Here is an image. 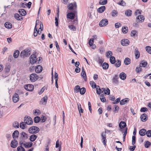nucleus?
<instances>
[{
    "instance_id": "nucleus-31",
    "label": "nucleus",
    "mask_w": 151,
    "mask_h": 151,
    "mask_svg": "<svg viewBox=\"0 0 151 151\" xmlns=\"http://www.w3.org/2000/svg\"><path fill=\"white\" fill-rule=\"evenodd\" d=\"M119 77L122 80H124L126 78V75L124 72L121 73L119 75Z\"/></svg>"
},
{
    "instance_id": "nucleus-19",
    "label": "nucleus",
    "mask_w": 151,
    "mask_h": 151,
    "mask_svg": "<svg viewBox=\"0 0 151 151\" xmlns=\"http://www.w3.org/2000/svg\"><path fill=\"white\" fill-rule=\"evenodd\" d=\"M18 142L17 140L15 139L13 140L11 142V146L12 148H15L16 147L17 145Z\"/></svg>"
},
{
    "instance_id": "nucleus-36",
    "label": "nucleus",
    "mask_w": 151,
    "mask_h": 151,
    "mask_svg": "<svg viewBox=\"0 0 151 151\" xmlns=\"http://www.w3.org/2000/svg\"><path fill=\"white\" fill-rule=\"evenodd\" d=\"M132 10H127L125 12V14L126 16L128 17L131 16L132 15Z\"/></svg>"
},
{
    "instance_id": "nucleus-30",
    "label": "nucleus",
    "mask_w": 151,
    "mask_h": 151,
    "mask_svg": "<svg viewBox=\"0 0 151 151\" xmlns=\"http://www.w3.org/2000/svg\"><path fill=\"white\" fill-rule=\"evenodd\" d=\"M146 130L145 129H142L139 131V133L141 136H143L145 135L146 134Z\"/></svg>"
},
{
    "instance_id": "nucleus-46",
    "label": "nucleus",
    "mask_w": 151,
    "mask_h": 151,
    "mask_svg": "<svg viewBox=\"0 0 151 151\" xmlns=\"http://www.w3.org/2000/svg\"><path fill=\"white\" fill-rule=\"evenodd\" d=\"M109 64L106 63H104L102 65V67L103 69H106L108 68L109 67Z\"/></svg>"
},
{
    "instance_id": "nucleus-42",
    "label": "nucleus",
    "mask_w": 151,
    "mask_h": 151,
    "mask_svg": "<svg viewBox=\"0 0 151 151\" xmlns=\"http://www.w3.org/2000/svg\"><path fill=\"white\" fill-rule=\"evenodd\" d=\"M41 119L40 117L38 116L35 117L34 119V121L36 123H38L40 120Z\"/></svg>"
},
{
    "instance_id": "nucleus-32",
    "label": "nucleus",
    "mask_w": 151,
    "mask_h": 151,
    "mask_svg": "<svg viewBox=\"0 0 151 151\" xmlns=\"http://www.w3.org/2000/svg\"><path fill=\"white\" fill-rule=\"evenodd\" d=\"M127 127H126L125 128V129L124 130H122V132H123V133L124 132V134L123 135V141H125V137H126V136L127 133Z\"/></svg>"
},
{
    "instance_id": "nucleus-7",
    "label": "nucleus",
    "mask_w": 151,
    "mask_h": 151,
    "mask_svg": "<svg viewBox=\"0 0 151 151\" xmlns=\"http://www.w3.org/2000/svg\"><path fill=\"white\" fill-rule=\"evenodd\" d=\"M38 78V75L35 73H32L30 76V80L31 82H35Z\"/></svg>"
},
{
    "instance_id": "nucleus-29",
    "label": "nucleus",
    "mask_w": 151,
    "mask_h": 151,
    "mask_svg": "<svg viewBox=\"0 0 151 151\" xmlns=\"http://www.w3.org/2000/svg\"><path fill=\"white\" fill-rule=\"evenodd\" d=\"M19 134V132L18 130L15 131L12 134V137L13 138H18Z\"/></svg>"
},
{
    "instance_id": "nucleus-34",
    "label": "nucleus",
    "mask_w": 151,
    "mask_h": 151,
    "mask_svg": "<svg viewBox=\"0 0 151 151\" xmlns=\"http://www.w3.org/2000/svg\"><path fill=\"white\" fill-rule=\"evenodd\" d=\"M147 64V62L144 60H143L141 61L139 65L140 67H145Z\"/></svg>"
},
{
    "instance_id": "nucleus-50",
    "label": "nucleus",
    "mask_w": 151,
    "mask_h": 151,
    "mask_svg": "<svg viewBox=\"0 0 151 151\" xmlns=\"http://www.w3.org/2000/svg\"><path fill=\"white\" fill-rule=\"evenodd\" d=\"M24 122H22L20 123V127L22 129H24L25 127V126H26V124L24 123Z\"/></svg>"
},
{
    "instance_id": "nucleus-8",
    "label": "nucleus",
    "mask_w": 151,
    "mask_h": 151,
    "mask_svg": "<svg viewBox=\"0 0 151 151\" xmlns=\"http://www.w3.org/2000/svg\"><path fill=\"white\" fill-rule=\"evenodd\" d=\"M119 76L118 75H115L113 77L112 79V83L114 84L117 85L119 83Z\"/></svg>"
},
{
    "instance_id": "nucleus-57",
    "label": "nucleus",
    "mask_w": 151,
    "mask_h": 151,
    "mask_svg": "<svg viewBox=\"0 0 151 151\" xmlns=\"http://www.w3.org/2000/svg\"><path fill=\"white\" fill-rule=\"evenodd\" d=\"M137 33V32L136 30H132L130 34L131 36V37H134L136 35V33Z\"/></svg>"
},
{
    "instance_id": "nucleus-6",
    "label": "nucleus",
    "mask_w": 151,
    "mask_h": 151,
    "mask_svg": "<svg viewBox=\"0 0 151 151\" xmlns=\"http://www.w3.org/2000/svg\"><path fill=\"white\" fill-rule=\"evenodd\" d=\"M106 132H103L101 134V135L102 137L101 140L102 142L103 143L104 145L105 146L106 145Z\"/></svg>"
},
{
    "instance_id": "nucleus-45",
    "label": "nucleus",
    "mask_w": 151,
    "mask_h": 151,
    "mask_svg": "<svg viewBox=\"0 0 151 151\" xmlns=\"http://www.w3.org/2000/svg\"><path fill=\"white\" fill-rule=\"evenodd\" d=\"M86 91L85 88L84 87H83L81 88H80L79 91L81 94L83 95L85 93Z\"/></svg>"
},
{
    "instance_id": "nucleus-59",
    "label": "nucleus",
    "mask_w": 151,
    "mask_h": 151,
    "mask_svg": "<svg viewBox=\"0 0 151 151\" xmlns=\"http://www.w3.org/2000/svg\"><path fill=\"white\" fill-rule=\"evenodd\" d=\"M41 122L43 123L45 122L47 119L46 117L42 115L41 117Z\"/></svg>"
},
{
    "instance_id": "nucleus-20",
    "label": "nucleus",
    "mask_w": 151,
    "mask_h": 151,
    "mask_svg": "<svg viewBox=\"0 0 151 151\" xmlns=\"http://www.w3.org/2000/svg\"><path fill=\"white\" fill-rule=\"evenodd\" d=\"M134 54L136 59H137L139 58L140 56V52L137 48H135V49Z\"/></svg>"
},
{
    "instance_id": "nucleus-64",
    "label": "nucleus",
    "mask_w": 151,
    "mask_h": 151,
    "mask_svg": "<svg viewBox=\"0 0 151 151\" xmlns=\"http://www.w3.org/2000/svg\"><path fill=\"white\" fill-rule=\"evenodd\" d=\"M118 4L119 5L122 6H124L125 5V3L124 1L122 0H121V1Z\"/></svg>"
},
{
    "instance_id": "nucleus-12",
    "label": "nucleus",
    "mask_w": 151,
    "mask_h": 151,
    "mask_svg": "<svg viewBox=\"0 0 151 151\" xmlns=\"http://www.w3.org/2000/svg\"><path fill=\"white\" fill-rule=\"evenodd\" d=\"M39 20H37L36 21V25L34 29V35L35 37H36L37 36L38 33L40 35L41 33V32H40V33H39V30L38 31L37 29L36 28L37 24V23H39Z\"/></svg>"
},
{
    "instance_id": "nucleus-15",
    "label": "nucleus",
    "mask_w": 151,
    "mask_h": 151,
    "mask_svg": "<svg viewBox=\"0 0 151 151\" xmlns=\"http://www.w3.org/2000/svg\"><path fill=\"white\" fill-rule=\"evenodd\" d=\"M42 68L41 66L40 65H38L35 68V72L38 73L42 72Z\"/></svg>"
},
{
    "instance_id": "nucleus-17",
    "label": "nucleus",
    "mask_w": 151,
    "mask_h": 151,
    "mask_svg": "<svg viewBox=\"0 0 151 151\" xmlns=\"http://www.w3.org/2000/svg\"><path fill=\"white\" fill-rule=\"evenodd\" d=\"M129 101V98H127L122 100L120 101V104L121 105H123L128 102Z\"/></svg>"
},
{
    "instance_id": "nucleus-4",
    "label": "nucleus",
    "mask_w": 151,
    "mask_h": 151,
    "mask_svg": "<svg viewBox=\"0 0 151 151\" xmlns=\"http://www.w3.org/2000/svg\"><path fill=\"white\" fill-rule=\"evenodd\" d=\"M24 121L25 124L28 125H31L33 123L32 119L30 117L27 116H25Z\"/></svg>"
},
{
    "instance_id": "nucleus-9",
    "label": "nucleus",
    "mask_w": 151,
    "mask_h": 151,
    "mask_svg": "<svg viewBox=\"0 0 151 151\" xmlns=\"http://www.w3.org/2000/svg\"><path fill=\"white\" fill-rule=\"evenodd\" d=\"M24 88L27 91H32L34 89V86L31 84L26 85L24 86Z\"/></svg>"
},
{
    "instance_id": "nucleus-21",
    "label": "nucleus",
    "mask_w": 151,
    "mask_h": 151,
    "mask_svg": "<svg viewBox=\"0 0 151 151\" xmlns=\"http://www.w3.org/2000/svg\"><path fill=\"white\" fill-rule=\"evenodd\" d=\"M75 16V14L74 13L72 12L68 13L67 14V18L71 19H73L74 18Z\"/></svg>"
},
{
    "instance_id": "nucleus-51",
    "label": "nucleus",
    "mask_w": 151,
    "mask_h": 151,
    "mask_svg": "<svg viewBox=\"0 0 151 151\" xmlns=\"http://www.w3.org/2000/svg\"><path fill=\"white\" fill-rule=\"evenodd\" d=\"M69 28L73 31H75L76 30V28L75 26L73 25H70L68 26Z\"/></svg>"
},
{
    "instance_id": "nucleus-33",
    "label": "nucleus",
    "mask_w": 151,
    "mask_h": 151,
    "mask_svg": "<svg viewBox=\"0 0 151 151\" xmlns=\"http://www.w3.org/2000/svg\"><path fill=\"white\" fill-rule=\"evenodd\" d=\"M5 27L8 29H10L12 28V25L11 23L9 22H6L4 24Z\"/></svg>"
},
{
    "instance_id": "nucleus-16",
    "label": "nucleus",
    "mask_w": 151,
    "mask_h": 151,
    "mask_svg": "<svg viewBox=\"0 0 151 151\" xmlns=\"http://www.w3.org/2000/svg\"><path fill=\"white\" fill-rule=\"evenodd\" d=\"M77 5L76 3H74V4H73L72 3L70 4L68 6V9H69L70 10H72L74 8V9H76L77 8Z\"/></svg>"
},
{
    "instance_id": "nucleus-28",
    "label": "nucleus",
    "mask_w": 151,
    "mask_h": 151,
    "mask_svg": "<svg viewBox=\"0 0 151 151\" xmlns=\"http://www.w3.org/2000/svg\"><path fill=\"white\" fill-rule=\"evenodd\" d=\"M105 9V6H103L97 9V11L99 13H102L104 11Z\"/></svg>"
},
{
    "instance_id": "nucleus-44",
    "label": "nucleus",
    "mask_w": 151,
    "mask_h": 151,
    "mask_svg": "<svg viewBox=\"0 0 151 151\" xmlns=\"http://www.w3.org/2000/svg\"><path fill=\"white\" fill-rule=\"evenodd\" d=\"M107 2V0H100L99 4L100 5H105Z\"/></svg>"
},
{
    "instance_id": "nucleus-26",
    "label": "nucleus",
    "mask_w": 151,
    "mask_h": 151,
    "mask_svg": "<svg viewBox=\"0 0 151 151\" xmlns=\"http://www.w3.org/2000/svg\"><path fill=\"white\" fill-rule=\"evenodd\" d=\"M14 18L18 20H21L23 19L22 16H20L18 14L16 13L14 15Z\"/></svg>"
},
{
    "instance_id": "nucleus-52",
    "label": "nucleus",
    "mask_w": 151,
    "mask_h": 151,
    "mask_svg": "<svg viewBox=\"0 0 151 151\" xmlns=\"http://www.w3.org/2000/svg\"><path fill=\"white\" fill-rule=\"evenodd\" d=\"M81 76L83 77V78H84V80L86 81L87 79V77L86 73L85 72H81Z\"/></svg>"
},
{
    "instance_id": "nucleus-11",
    "label": "nucleus",
    "mask_w": 151,
    "mask_h": 151,
    "mask_svg": "<svg viewBox=\"0 0 151 151\" xmlns=\"http://www.w3.org/2000/svg\"><path fill=\"white\" fill-rule=\"evenodd\" d=\"M144 17L142 15H139L136 18V21L137 23L142 22H144Z\"/></svg>"
},
{
    "instance_id": "nucleus-43",
    "label": "nucleus",
    "mask_w": 151,
    "mask_h": 151,
    "mask_svg": "<svg viewBox=\"0 0 151 151\" xmlns=\"http://www.w3.org/2000/svg\"><path fill=\"white\" fill-rule=\"evenodd\" d=\"M110 61L111 64H114L116 62L115 58L114 56L111 57L110 59Z\"/></svg>"
},
{
    "instance_id": "nucleus-40",
    "label": "nucleus",
    "mask_w": 151,
    "mask_h": 151,
    "mask_svg": "<svg viewBox=\"0 0 151 151\" xmlns=\"http://www.w3.org/2000/svg\"><path fill=\"white\" fill-rule=\"evenodd\" d=\"M121 64V61L119 60H116L115 63H114V65L116 67H119Z\"/></svg>"
},
{
    "instance_id": "nucleus-3",
    "label": "nucleus",
    "mask_w": 151,
    "mask_h": 151,
    "mask_svg": "<svg viewBox=\"0 0 151 151\" xmlns=\"http://www.w3.org/2000/svg\"><path fill=\"white\" fill-rule=\"evenodd\" d=\"M40 131L39 128L36 126H33L29 129V132L31 134H35L37 133Z\"/></svg>"
},
{
    "instance_id": "nucleus-49",
    "label": "nucleus",
    "mask_w": 151,
    "mask_h": 151,
    "mask_svg": "<svg viewBox=\"0 0 151 151\" xmlns=\"http://www.w3.org/2000/svg\"><path fill=\"white\" fill-rule=\"evenodd\" d=\"M12 125L14 128H17L19 127V123L17 121L14 122L13 123Z\"/></svg>"
},
{
    "instance_id": "nucleus-2",
    "label": "nucleus",
    "mask_w": 151,
    "mask_h": 151,
    "mask_svg": "<svg viewBox=\"0 0 151 151\" xmlns=\"http://www.w3.org/2000/svg\"><path fill=\"white\" fill-rule=\"evenodd\" d=\"M20 136L19 137V143L21 145H22L23 143L25 142V141L27 139L28 137L27 134L24 132H22L20 133Z\"/></svg>"
},
{
    "instance_id": "nucleus-1",
    "label": "nucleus",
    "mask_w": 151,
    "mask_h": 151,
    "mask_svg": "<svg viewBox=\"0 0 151 151\" xmlns=\"http://www.w3.org/2000/svg\"><path fill=\"white\" fill-rule=\"evenodd\" d=\"M31 52V49L30 48H27L22 51L20 54V56L22 58H24L25 57H27L30 55Z\"/></svg>"
},
{
    "instance_id": "nucleus-35",
    "label": "nucleus",
    "mask_w": 151,
    "mask_h": 151,
    "mask_svg": "<svg viewBox=\"0 0 151 151\" xmlns=\"http://www.w3.org/2000/svg\"><path fill=\"white\" fill-rule=\"evenodd\" d=\"M128 28L127 26H123L122 28V31L124 34H126L128 32Z\"/></svg>"
},
{
    "instance_id": "nucleus-22",
    "label": "nucleus",
    "mask_w": 151,
    "mask_h": 151,
    "mask_svg": "<svg viewBox=\"0 0 151 151\" xmlns=\"http://www.w3.org/2000/svg\"><path fill=\"white\" fill-rule=\"evenodd\" d=\"M47 99V97L46 96H44L42 98L40 101V103L42 104H44V103L46 104Z\"/></svg>"
},
{
    "instance_id": "nucleus-62",
    "label": "nucleus",
    "mask_w": 151,
    "mask_h": 151,
    "mask_svg": "<svg viewBox=\"0 0 151 151\" xmlns=\"http://www.w3.org/2000/svg\"><path fill=\"white\" fill-rule=\"evenodd\" d=\"M93 39L91 38L90 39L89 41V44L90 46H92L93 45Z\"/></svg>"
},
{
    "instance_id": "nucleus-24",
    "label": "nucleus",
    "mask_w": 151,
    "mask_h": 151,
    "mask_svg": "<svg viewBox=\"0 0 151 151\" xmlns=\"http://www.w3.org/2000/svg\"><path fill=\"white\" fill-rule=\"evenodd\" d=\"M126 126V123L123 121L120 122L119 124V127L120 129H123Z\"/></svg>"
},
{
    "instance_id": "nucleus-56",
    "label": "nucleus",
    "mask_w": 151,
    "mask_h": 151,
    "mask_svg": "<svg viewBox=\"0 0 151 151\" xmlns=\"http://www.w3.org/2000/svg\"><path fill=\"white\" fill-rule=\"evenodd\" d=\"M90 83L93 88H95L96 87V86L95 83L92 81H90Z\"/></svg>"
},
{
    "instance_id": "nucleus-63",
    "label": "nucleus",
    "mask_w": 151,
    "mask_h": 151,
    "mask_svg": "<svg viewBox=\"0 0 151 151\" xmlns=\"http://www.w3.org/2000/svg\"><path fill=\"white\" fill-rule=\"evenodd\" d=\"M104 94H107L109 95L110 94V91L109 89L108 88H107L106 89L104 92Z\"/></svg>"
},
{
    "instance_id": "nucleus-14",
    "label": "nucleus",
    "mask_w": 151,
    "mask_h": 151,
    "mask_svg": "<svg viewBox=\"0 0 151 151\" xmlns=\"http://www.w3.org/2000/svg\"><path fill=\"white\" fill-rule=\"evenodd\" d=\"M12 100L14 103H17L18 102L19 100V96L17 93H15L14 94L13 96Z\"/></svg>"
},
{
    "instance_id": "nucleus-38",
    "label": "nucleus",
    "mask_w": 151,
    "mask_h": 151,
    "mask_svg": "<svg viewBox=\"0 0 151 151\" xmlns=\"http://www.w3.org/2000/svg\"><path fill=\"white\" fill-rule=\"evenodd\" d=\"M131 60L130 58H126L124 60V63L126 65H128L130 63Z\"/></svg>"
},
{
    "instance_id": "nucleus-23",
    "label": "nucleus",
    "mask_w": 151,
    "mask_h": 151,
    "mask_svg": "<svg viewBox=\"0 0 151 151\" xmlns=\"http://www.w3.org/2000/svg\"><path fill=\"white\" fill-rule=\"evenodd\" d=\"M32 143L30 142H26V143H23L22 145H24V147L27 148H29L32 147Z\"/></svg>"
},
{
    "instance_id": "nucleus-27",
    "label": "nucleus",
    "mask_w": 151,
    "mask_h": 151,
    "mask_svg": "<svg viewBox=\"0 0 151 151\" xmlns=\"http://www.w3.org/2000/svg\"><path fill=\"white\" fill-rule=\"evenodd\" d=\"M20 14L22 16H25L27 14L26 11L23 9H19L18 11Z\"/></svg>"
},
{
    "instance_id": "nucleus-55",
    "label": "nucleus",
    "mask_w": 151,
    "mask_h": 151,
    "mask_svg": "<svg viewBox=\"0 0 151 151\" xmlns=\"http://www.w3.org/2000/svg\"><path fill=\"white\" fill-rule=\"evenodd\" d=\"M146 50L147 52L151 54V47L150 46H147L146 47Z\"/></svg>"
},
{
    "instance_id": "nucleus-47",
    "label": "nucleus",
    "mask_w": 151,
    "mask_h": 151,
    "mask_svg": "<svg viewBox=\"0 0 151 151\" xmlns=\"http://www.w3.org/2000/svg\"><path fill=\"white\" fill-rule=\"evenodd\" d=\"M80 89V88L79 86H76L74 89L75 92H76V93H78Z\"/></svg>"
},
{
    "instance_id": "nucleus-58",
    "label": "nucleus",
    "mask_w": 151,
    "mask_h": 151,
    "mask_svg": "<svg viewBox=\"0 0 151 151\" xmlns=\"http://www.w3.org/2000/svg\"><path fill=\"white\" fill-rule=\"evenodd\" d=\"M17 151H25L24 148L21 145L17 147Z\"/></svg>"
},
{
    "instance_id": "nucleus-41",
    "label": "nucleus",
    "mask_w": 151,
    "mask_h": 151,
    "mask_svg": "<svg viewBox=\"0 0 151 151\" xmlns=\"http://www.w3.org/2000/svg\"><path fill=\"white\" fill-rule=\"evenodd\" d=\"M19 54V52L18 50H16L14 52L13 56L15 58H17L18 57Z\"/></svg>"
},
{
    "instance_id": "nucleus-54",
    "label": "nucleus",
    "mask_w": 151,
    "mask_h": 151,
    "mask_svg": "<svg viewBox=\"0 0 151 151\" xmlns=\"http://www.w3.org/2000/svg\"><path fill=\"white\" fill-rule=\"evenodd\" d=\"M106 56L107 58H109L111 57V56L112 55V53L111 51H108L106 52Z\"/></svg>"
},
{
    "instance_id": "nucleus-60",
    "label": "nucleus",
    "mask_w": 151,
    "mask_h": 151,
    "mask_svg": "<svg viewBox=\"0 0 151 151\" xmlns=\"http://www.w3.org/2000/svg\"><path fill=\"white\" fill-rule=\"evenodd\" d=\"M100 99L101 101L103 102H104L106 101V99L104 95L102 94L101 95Z\"/></svg>"
},
{
    "instance_id": "nucleus-61",
    "label": "nucleus",
    "mask_w": 151,
    "mask_h": 151,
    "mask_svg": "<svg viewBox=\"0 0 151 151\" xmlns=\"http://www.w3.org/2000/svg\"><path fill=\"white\" fill-rule=\"evenodd\" d=\"M147 136L148 137H151V130H148L146 132Z\"/></svg>"
},
{
    "instance_id": "nucleus-5",
    "label": "nucleus",
    "mask_w": 151,
    "mask_h": 151,
    "mask_svg": "<svg viewBox=\"0 0 151 151\" xmlns=\"http://www.w3.org/2000/svg\"><path fill=\"white\" fill-rule=\"evenodd\" d=\"M37 58L36 55L35 54L32 55L30 57V62L32 64H33L35 63H37Z\"/></svg>"
},
{
    "instance_id": "nucleus-13",
    "label": "nucleus",
    "mask_w": 151,
    "mask_h": 151,
    "mask_svg": "<svg viewBox=\"0 0 151 151\" xmlns=\"http://www.w3.org/2000/svg\"><path fill=\"white\" fill-rule=\"evenodd\" d=\"M121 43L122 45L127 46L129 45V42L128 39H123L121 40Z\"/></svg>"
},
{
    "instance_id": "nucleus-37",
    "label": "nucleus",
    "mask_w": 151,
    "mask_h": 151,
    "mask_svg": "<svg viewBox=\"0 0 151 151\" xmlns=\"http://www.w3.org/2000/svg\"><path fill=\"white\" fill-rule=\"evenodd\" d=\"M55 86L58 88V85L57 82L58 78V76L57 73L56 72H55Z\"/></svg>"
},
{
    "instance_id": "nucleus-25",
    "label": "nucleus",
    "mask_w": 151,
    "mask_h": 151,
    "mask_svg": "<svg viewBox=\"0 0 151 151\" xmlns=\"http://www.w3.org/2000/svg\"><path fill=\"white\" fill-rule=\"evenodd\" d=\"M37 136L34 134L32 135L29 137V139L31 142L34 141L37 139Z\"/></svg>"
},
{
    "instance_id": "nucleus-10",
    "label": "nucleus",
    "mask_w": 151,
    "mask_h": 151,
    "mask_svg": "<svg viewBox=\"0 0 151 151\" xmlns=\"http://www.w3.org/2000/svg\"><path fill=\"white\" fill-rule=\"evenodd\" d=\"M108 24V21L107 19H104L102 20L99 23V25L101 27L106 26Z\"/></svg>"
},
{
    "instance_id": "nucleus-39",
    "label": "nucleus",
    "mask_w": 151,
    "mask_h": 151,
    "mask_svg": "<svg viewBox=\"0 0 151 151\" xmlns=\"http://www.w3.org/2000/svg\"><path fill=\"white\" fill-rule=\"evenodd\" d=\"M78 109L79 112L80 116H81V113H83V110L81 107V105L80 104H79V106L78 104Z\"/></svg>"
},
{
    "instance_id": "nucleus-48",
    "label": "nucleus",
    "mask_w": 151,
    "mask_h": 151,
    "mask_svg": "<svg viewBox=\"0 0 151 151\" xmlns=\"http://www.w3.org/2000/svg\"><path fill=\"white\" fill-rule=\"evenodd\" d=\"M111 15L113 17H115L117 16L118 12L116 10H114L111 13Z\"/></svg>"
},
{
    "instance_id": "nucleus-18",
    "label": "nucleus",
    "mask_w": 151,
    "mask_h": 151,
    "mask_svg": "<svg viewBox=\"0 0 151 151\" xmlns=\"http://www.w3.org/2000/svg\"><path fill=\"white\" fill-rule=\"evenodd\" d=\"M141 120L142 122H145L147 119V115L145 114H142L140 116Z\"/></svg>"
},
{
    "instance_id": "nucleus-53",
    "label": "nucleus",
    "mask_w": 151,
    "mask_h": 151,
    "mask_svg": "<svg viewBox=\"0 0 151 151\" xmlns=\"http://www.w3.org/2000/svg\"><path fill=\"white\" fill-rule=\"evenodd\" d=\"M151 145V143L148 141H147L145 142V146L146 148H148Z\"/></svg>"
}]
</instances>
